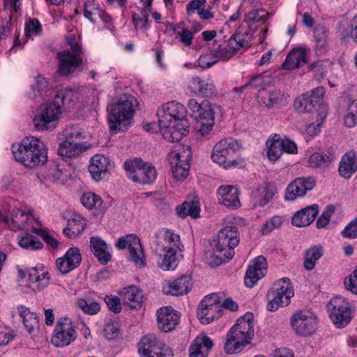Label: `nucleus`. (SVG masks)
I'll list each match as a JSON object with an SVG mask.
<instances>
[{
	"label": "nucleus",
	"mask_w": 357,
	"mask_h": 357,
	"mask_svg": "<svg viewBox=\"0 0 357 357\" xmlns=\"http://www.w3.org/2000/svg\"><path fill=\"white\" fill-rule=\"evenodd\" d=\"M187 106L197 120V133L202 136L207 135L214 126L215 115L219 110V107L208 100H203L199 103L193 98L188 100Z\"/></svg>",
	"instance_id": "0eeeda50"
},
{
	"label": "nucleus",
	"mask_w": 357,
	"mask_h": 357,
	"mask_svg": "<svg viewBox=\"0 0 357 357\" xmlns=\"http://www.w3.org/2000/svg\"><path fill=\"white\" fill-rule=\"evenodd\" d=\"M197 314L198 319L203 324H208L222 315V308L218 305H211L210 303L204 305L199 304Z\"/></svg>",
	"instance_id": "f704fd0d"
},
{
	"label": "nucleus",
	"mask_w": 357,
	"mask_h": 357,
	"mask_svg": "<svg viewBox=\"0 0 357 357\" xmlns=\"http://www.w3.org/2000/svg\"><path fill=\"white\" fill-rule=\"evenodd\" d=\"M18 273L21 278H27L29 287L34 291H40L49 285L50 274L43 269L40 271L37 268L20 269Z\"/></svg>",
	"instance_id": "aec40b11"
},
{
	"label": "nucleus",
	"mask_w": 357,
	"mask_h": 357,
	"mask_svg": "<svg viewBox=\"0 0 357 357\" xmlns=\"http://www.w3.org/2000/svg\"><path fill=\"white\" fill-rule=\"evenodd\" d=\"M82 256L77 248H70L63 257L56 260L57 270L66 275L77 268L81 264Z\"/></svg>",
	"instance_id": "4be33fe9"
},
{
	"label": "nucleus",
	"mask_w": 357,
	"mask_h": 357,
	"mask_svg": "<svg viewBox=\"0 0 357 357\" xmlns=\"http://www.w3.org/2000/svg\"><path fill=\"white\" fill-rule=\"evenodd\" d=\"M308 68L313 73V77L316 80H320L324 77L326 70L321 62H314L310 64Z\"/></svg>",
	"instance_id": "680f3d73"
},
{
	"label": "nucleus",
	"mask_w": 357,
	"mask_h": 357,
	"mask_svg": "<svg viewBox=\"0 0 357 357\" xmlns=\"http://www.w3.org/2000/svg\"><path fill=\"white\" fill-rule=\"evenodd\" d=\"M81 202L87 208H95L99 210L100 212L105 210L102 206L103 201L102 198L93 192L84 193L81 198Z\"/></svg>",
	"instance_id": "de8ad7c7"
},
{
	"label": "nucleus",
	"mask_w": 357,
	"mask_h": 357,
	"mask_svg": "<svg viewBox=\"0 0 357 357\" xmlns=\"http://www.w3.org/2000/svg\"><path fill=\"white\" fill-rule=\"evenodd\" d=\"M344 286L347 290L357 294V268L344 279Z\"/></svg>",
	"instance_id": "052dcab7"
},
{
	"label": "nucleus",
	"mask_w": 357,
	"mask_h": 357,
	"mask_svg": "<svg viewBox=\"0 0 357 357\" xmlns=\"http://www.w3.org/2000/svg\"><path fill=\"white\" fill-rule=\"evenodd\" d=\"M104 336L107 340H114L116 338L119 334V329L114 323H108L105 326L103 329Z\"/></svg>",
	"instance_id": "0e129e2a"
},
{
	"label": "nucleus",
	"mask_w": 357,
	"mask_h": 357,
	"mask_svg": "<svg viewBox=\"0 0 357 357\" xmlns=\"http://www.w3.org/2000/svg\"><path fill=\"white\" fill-rule=\"evenodd\" d=\"M124 167L128 178L133 182L149 185L156 179L157 171L155 167L141 158L126 160L124 162Z\"/></svg>",
	"instance_id": "9d476101"
},
{
	"label": "nucleus",
	"mask_w": 357,
	"mask_h": 357,
	"mask_svg": "<svg viewBox=\"0 0 357 357\" xmlns=\"http://www.w3.org/2000/svg\"><path fill=\"white\" fill-rule=\"evenodd\" d=\"M330 317L337 328L345 327L351 321L349 303L342 296H335L328 304Z\"/></svg>",
	"instance_id": "4468645a"
},
{
	"label": "nucleus",
	"mask_w": 357,
	"mask_h": 357,
	"mask_svg": "<svg viewBox=\"0 0 357 357\" xmlns=\"http://www.w3.org/2000/svg\"><path fill=\"white\" fill-rule=\"evenodd\" d=\"M29 219V214L23 210L15 209L13 211L10 229L11 230L23 229Z\"/></svg>",
	"instance_id": "49530a36"
},
{
	"label": "nucleus",
	"mask_w": 357,
	"mask_h": 357,
	"mask_svg": "<svg viewBox=\"0 0 357 357\" xmlns=\"http://www.w3.org/2000/svg\"><path fill=\"white\" fill-rule=\"evenodd\" d=\"M188 89L192 93L202 97L212 96L216 91L215 86L212 82L202 79L199 77H195L191 79Z\"/></svg>",
	"instance_id": "7c9ffc66"
},
{
	"label": "nucleus",
	"mask_w": 357,
	"mask_h": 357,
	"mask_svg": "<svg viewBox=\"0 0 357 357\" xmlns=\"http://www.w3.org/2000/svg\"><path fill=\"white\" fill-rule=\"evenodd\" d=\"M200 208L197 202H185L181 206L177 208V214L182 218H186L188 215L197 218L199 215Z\"/></svg>",
	"instance_id": "8fccbe9b"
},
{
	"label": "nucleus",
	"mask_w": 357,
	"mask_h": 357,
	"mask_svg": "<svg viewBox=\"0 0 357 357\" xmlns=\"http://www.w3.org/2000/svg\"><path fill=\"white\" fill-rule=\"evenodd\" d=\"M139 354L141 357H172L171 349L153 334H148L141 337L138 344Z\"/></svg>",
	"instance_id": "ddd939ff"
},
{
	"label": "nucleus",
	"mask_w": 357,
	"mask_h": 357,
	"mask_svg": "<svg viewBox=\"0 0 357 357\" xmlns=\"http://www.w3.org/2000/svg\"><path fill=\"white\" fill-rule=\"evenodd\" d=\"M268 16L269 13L265 10H253L248 13V20L253 23L264 24L266 23Z\"/></svg>",
	"instance_id": "4d7b16f0"
},
{
	"label": "nucleus",
	"mask_w": 357,
	"mask_h": 357,
	"mask_svg": "<svg viewBox=\"0 0 357 357\" xmlns=\"http://www.w3.org/2000/svg\"><path fill=\"white\" fill-rule=\"evenodd\" d=\"M17 310L27 332L33 334L40 326L38 315L23 305L20 306Z\"/></svg>",
	"instance_id": "e433bc0d"
},
{
	"label": "nucleus",
	"mask_w": 357,
	"mask_h": 357,
	"mask_svg": "<svg viewBox=\"0 0 357 357\" xmlns=\"http://www.w3.org/2000/svg\"><path fill=\"white\" fill-rule=\"evenodd\" d=\"M335 212L333 206L328 205L326 206L325 211L322 213L320 217L317 220V227L319 229L324 228L330 221L331 215Z\"/></svg>",
	"instance_id": "13d9d810"
},
{
	"label": "nucleus",
	"mask_w": 357,
	"mask_h": 357,
	"mask_svg": "<svg viewBox=\"0 0 357 357\" xmlns=\"http://www.w3.org/2000/svg\"><path fill=\"white\" fill-rule=\"evenodd\" d=\"M15 160L29 168L44 165L47 161V151L43 141L35 137H26L17 147L13 146Z\"/></svg>",
	"instance_id": "7ed1b4c3"
},
{
	"label": "nucleus",
	"mask_w": 357,
	"mask_h": 357,
	"mask_svg": "<svg viewBox=\"0 0 357 357\" xmlns=\"http://www.w3.org/2000/svg\"><path fill=\"white\" fill-rule=\"evenodd\" d=\"M212 340L206 335L197 336L189 348V357H208L213 348Z\"/></svg>",
	"instance_id": "cd10ccee"
},
{
	"label": "nucleus",
	"mask_w": 357,
	"mask_h": 357,
	"mask_svg": "<svg viewBox=\"0 0 357 357\" xmlns=\"http://www.w3.org/2000/svg\"><path fill=\"white\" fill-rule=\"evenodd\" d=\"M323 255V248L321 245H313L305 252V259L303 263L304 267L308 270H312L316 261L321 258Z\"/></svg>",
	"instance_id": "a18cd8bd"
},
{
	"label": "nucleus",
	"mask_w": 357,
	"mask_h": 357,
	"mask_svg": "<svg viewBox=\"0 0 357 357\" xmlns=\"http://www.w3.org/2000/svg\"><path fill=\"white\" fill-rule=\"evenodd\" d=\"M338 172L340 176L347 179L350 178L357 172V154L351 151L342 155Z\"/></svg>",
	"instance_id": "72a5a7b5"
},
{
	"label": "nucleus",
	"mask_w": 357,
	"mask_h": 357,
	"mask_svg": "<svg viewBox=\"0 0 357 357\" xmlns=\"http://www.w3.org/2000/svg\"><path fill=\"white\" fill-rule=\"evenodd\" d=\"M19 245L23 248L31 250H39L43 248V243L35 236L29 234H25L20 238Z\"/></svg>",
	"instance_id": "5fc2aeb1"
},
{
	"label": "nucleus",
	"mask_w": 357,
	"mask_h": 357,
	"mask_svg": "<svg viewBox=\"0 0 357 357\" xmlns=\"http://www.w3.org/2000/svg\"><path fill=\"white\" fill-rule=\"evenodd\" d=\"M267 269L266 258L259 255L253 261V265L248 268L244 277V282L246 287L252 288L254 285L264 277Z\"/></svg>",
	"instance_id": "5701e85b"
},
{
	"label": "nucleus",
	"mask_w": 357,
	"mask_h": 357,
	"mask_svg": "<svg viewBox=\"0 0 357 357\" xmlns=\"http://www.w3.org/2000/svg\"><path fill=\"white\" fill-rule=\"evenodd\" d=\"M245 334L248 337H253L254 336V322L253 314L247 313L244 316L241 317L236 321L234 326L231 327Z\"/></svg>",
	"instance_id": "37998d69"
},
{
	"label": "nucleus",
	"mask_w": 357,
	"mask_h": 357,
	"mask_svg": "<svg viewBox=\"0 0 357 357\" xmlns=\"http://www.w3.org/2000/svg\"><path fill=\"white\" fill-rule=\"evenodd\" d=\"M137 105V99L132 95L124 94L118 102L111 105L107 116L109 130L116 134L126 130L130 124Z\"/></svg>",
	"instance_id": "39448f33"
},
{
	"label": "nucleus",
	"mask_w": 357,
	"mask_h": 357,
	"mask_svg": "<svg viewBox=\"0 0 357 357\" xmlns=\"http://www.w3.org/2000/svg\"><path fill=\"white\" fill-rule=\"evenodd\" d=\"M120 296L123 303L130 309L139 308L143 302L142 291L135 286L123 288L120 292Z\"/></svg>",
	"instance_id": "c85d7f7f"
},
{
	"label": "nucleus",
	"mask_w": 357,
	"mask_h": 357,
	"mask_svg": "<svg viewBox=\"0 0 357 357\" xmlns=\"http://www.w3.org/2000/svg\"><path fill=\"white\" fill-rule=\"evenodd\" d=\"M341 234L345 238H357V218L350 222V223L345 227Z\"/></svg>",
	"instance_id": "69168bd1"
},
{
	"label": "nucleus",
	"mask_w": 357,
	"mask_h": 357,
	"mask_svg": "<svg viewBox=\"0 0 357 357\" xmlns=\"http://www.w3.org/2000/svg\"><path fill=\"white\" fill-rule=\"evenodd\" d=\"M63 135L65 136V140L75 144H84L83 141L85 139L82 130L74 127L66 128L63 131Z\"/></svg>",
	"instance_id": "603ef678"
},
{
	"label": "nucleus",
	"mask_w": 357,
	"mask_h": 357,
	"mask_svg": "<svg viewBox=\"0 0 357 357\" xmlns=\"http://www.w3.org/2000/svg\"><path fill=\"white\" fill-rule=\"evenodd\" d=\"M328 30L324 26H317L314 30L316 43L315 51L317 55L324 54L328 49Z\"/></svg>",
	"instance_id": "a19ab883"
},
{
	"label": "nucleus",
	"mask_w": 357,
	"mask_h": 357,
	"mask_svg": "<svg viewBox=\"0 0 357 357\" xmlns=\"http://www.w3.org/2000/svg\"><path fill=\"white\" fill-rule=\"evenodd\" d=\"M109 165L108 158L103 155L96 154L91 159L89 171L92 178L98 181L105 176Z\"/></svg>",
	"instance_id": "bb28decb"
},
{
	"label": "nucleus",
	"mask_w": 357,
	"mask_h": 357,
	"mask_svg": "<svg viewBox=\"0 0 357 357\" xmlns=\"http://www.w3.org/2000/svg\"><path fill=\"white\" fill-rule=\"evenodd\" d=\"M317 317L308 310H300L291 317V325L296 334L307 336L314 333L317 328Z\"/></svg>",
	"instance_id": "dca6fc26"
},
{
	"label": "nucleus",
	"mask_w": 357,
	"mask_h": 357,
	"mask_svg": "<svg viewBox=\"0 0 357 357\" xmlns=\"http://www.w3.org/2000/svg\"><path fill=\"white\" fill-rule=\"evenodd\" d=\"M184 106L176 101L163 105L157 111L158 126L163 138L169 142H178L188 132V123L184 119Z\"/></svg>",
	"instance_id": "f257e3e1"
},
{
	"label": "nucleus",
	"mask_w": 357,
	"mask_h": 357,
	"mask_svg": "<svg viewBox=\"0 0 357 357\" xmlns=\"http://www.w3.org/2000/svg\"><path fill=\"white\" fill-rule=\"evenodd\" d=\"M91 250L99 262L106 264L111 259V254L107 250L106 243L99 237L93 236L90 240Z\"/></svg>",
	"instance_id": "4c0bfd02"
},
{
	"label": "nucleus",
	"mask_w": 357,
	"mask_h": 357,
	"mask_svg": "<svg viewBox=\"0 0 357 357\" xmlns=\"http://www.w3.org/2000/svg\"><path fill=\"white\" fill-rule=\"evenodd\" d=\"M213 54L215 57L219 60L227 61L234 54L229 48L228 49L227 47H222L220 45H218L217 49L214 48Z\"/></svg>",
	"instance_id": "338daca9"
},
{
	"label": "nucleus",
	"mask_w": 357,
	"mask_h": 357,
	"mask_svg": "<svg viewBox=\"0 0 357 357\" xmlns=\"http://www.w3.org/2000/svg\"><path fill=\"white\" fill-rule=\"evenodd\" d=\"M71 52L63 50L56 55L58 60V69L56 73L61 76L67 77L82 63V50L80 45L75 38L68 40Z\"/></svg>",
	"instance_id": "1a4fd4ad"
},
{
	"label": "nucleus",
	"mask_w": 357,
	"mask_h": 357,
	"mask_svg": "<svg viewBox=\"0 0 357 357\" xmlns=\"http://www.w3.org/2000/svg\"><path fill=\"white\" fill-rule=\"evenodd\" d=\"M183 245L180 236L173 231L161 229L155 234L154 252L159 257V267L163 271L174 270L178 266Z\"/></svg>",
	"instance_id": "f03ea898"
},
{
	"label": "nucleus",
	"mask_w": 357,
	"mask_h": 357,
	"mask_svg": "<svg viewBox=\"0 0 357 357\" xmlns=\"http://www.w3.org/2000/svg\"><path fill=\"white\" fill-rule=\"evenodd\" d=\"M76 305L84 313L89 315L96 314L100 310L99 303L93 301L90 298H78Z\"/></svg>",
	"instance_id": "3c124183"
},
{
	"label": "nucleus",
	"mask_w": 357,
	"mask_h": 357,
	"mask_svg": "<svg viewBox=\"0 0 357 357\" xmlns=\"http://www.w3.org/2000/svg\"><path fill=\"white\" fill-rule=\"evenodd\" d=\"M105 302L106 303L109 310L114 313H119L121 310V304L120 299L117 296H106L105 298Z\"/></svg>",
	"instance_id": "e2e57ef3"
},
{
	"label": "nucleus",
	"mask_w": 357,
	"mask_h": 357,
	"mask_svg": "<svg viewBox=\"0 0 357 357\" xmlns=\"http://www.w3.org/2000/svg\"><path fill=\"white\" fill-rule=\"evenodd\" d=\"M252 36L248 31L244 32H238L234 36L231 37L228 41V47L233 54L241 48H248L250 47Z\"/></svg>",
	"instance_id": "58836bf2"
},
{
	"label": "nucleus",
	"mask_w": 357,
	"mask_h": 357,
	"mask_svg": "<svg viewBox=\"0 0 357 357\" xmlns=\"http://www.w3.org/2000/svg\"><path fill=\"white\" fill-rule=\"evenodd\" d=\"M119 250L128 248L132 261L136 266L144 265V255L139 238L135 234H130L120 237L115 244Z\"/></svg>",
	"instance_id": "f3484780"
},
{
	"label": "nucleus",
	"mask_w": 357,
	"mask_h": 357,
	"mask_svg": "<svg viewBox=\"0 0 357 357\" xmlns=\"http://www.w3.org/2000/svg\"><path fill=\"white\" fill-rule=\"evenodd\" d=\"M335 159V153L327 150L322 153H313L309 159V165L314 168L324 167L328 166Z\"/></svg>",
	"instance_id": "79ce46f5"
},
{
	"label": "nucleus",
	"mask_w": 357,
	"mask_h": 357,
	"mask_svg": "<svg viewBox=\"0 0 357 357\" xmlns=\"http://www.w3.org/2000/svg\"><path fill=\"white\" fill-rule=\"evenodd\" d=\"M220 197V202L226 207L231 209H236L241 206L238 198V190L234 185L220 186L217 191Z\"/></svg>",
	"instance_id": "a878e982"
},
{
	"label": "nucleus",
	"mask_w": 357,
	"mask_h": 357,
	"mask_svg": "<svg viewBox=\"0 0 357 357\" xmlns=\"http://www.w3.org/2000/svg\"><path fill=\"white\" fill-rule=\"evenodd\" d=\"M325 89L322 86L313 89L297 98L294 103L295 109L299 113L311 112L323 100Z\"/></svg>",
	"instance_id": "a211bd4d"
},
{
	"label": "nucleus",
	"mask_w": 357,
	"mask_h": 357,
	"mask_svg": "<svg viewBox=\"0 0 357 357\" xmlns=\"http://www.w3.org/2000/svg\"><path fill=\"white\" fill-rule=\"evenodd\" d=\"M252 339V337H248L245 334L236 328H231L227 335L224 346L225 351L227 354L239 353L250 343Z\"/></svg>",
	"instance_id": "412c9836"
},
{
	"label": "nucleus",
	"mask_w": 357,
	"mask_h": 357,
	"mask_svg": "<svg viewBox=\"0 0 357 357\" xmlns=\"http://www.w3.org/2000/svg\"><path fill=\"white\" fill-rule=\"evenodd\" d=\"M338 31L343 40L357 42V14L351 19L344 20L338 24Z\"/></svg>",
	"instance_id": "c9c22d12"
},
{
	"label": "nucleus",
	"mask_w": 357,
	"mask_h": 357,
	"mask_svg": "<svg viewBox=\"0 0 357 357\" xmlns=\"http://www.w3.org/2000/svg\"><path fill=\"white\" fill-rule=\"evenodd\" d=\"M294 295L290 280L283 278L275 284V288L268 291V297L269 301L267 305V310L274 312L280 306H287L290 303L291 298Z\"/></svg>",
	"instance_id": "f8f14e48"
},
{
	"label": "nucleus",
	"mask_w": 357,
	"mask_h": 357,
	"mask_svg": "<svg viewBox=\"0 0 357 357\" xmlns=\"http://www.w3.org/2000/svg\"><path fill=\"white\" fill-rule=\"evenodd\" d=\"M248 88L257 90V98L259 103L266 107H272L278 105L282 98V94L280 91L264 86V77L261 75L252 77L247 84L241 87L234 88L233 91L236 93H242Z\"/></svg>",
	"instance_id": "6e6552de"
},
{
	"label": "nucleus",
	"mask_w": 357,
	"mask_h": 357,
	"mask_svg": "<svg viewBox=\"0 0 357 357\" xmlns=\"http://www.w3.org/2000/svg\"><path fill=\"white\" fill-rule=\"evenodd\" d=\"M25 34L28 37L38 36L42 32V26L36 18L30 19L25 24Z\"/></svg>",
	"instance_id": "6e6d98bb"
},
{
	"label": "nucleus",
	"mask_w": 357,
	"mask_h": 357,
	"mask_svg": "<svg viewBox=\"0 0 357 357\" xmlns=\"http://www.w3.org/2000/svg\"><path fill=\"white\" fill-rule=\"evenodd\" d=\"M349 112L344 117V124L348 128H353L357 124V117L355 112H357L352 102L349 107Z\"/></svg>",
	"instance_id": "774afa93"
},
{
	"label": "nucleus",
	"mask_w": 357,
	"mask_h": 357,
	"mask_svg": "<svg viewBox=\"0 0 357 357\" xmlns=\"http://www.w3.org/2000/svg\"><path fill=\"white\" fill-rule=\"evenodd\" d=\"M148 17L149 13L146 9H141L140 15H137L136 13H133L132 15V22L135 26L141 29L148 28Z\"/></svg>",
	"instance_id": "bf43d9fd"
},
{
	"label": "nucleus",
	"mask_w": 357,
	"mask_h": 357,
	"mask_svg": "<svg viewBox=\"0 0 357 357\" xmlns=\"http://www.w3.org/2000/svg\"><path fill=\"white\" fill-rule=\"evenodd\" d=\"M240 149L239 143L233 138L221 139L214 146L211 158L215 162L222 165L225 169L236 167L239 164L240 158L234 160H230V158Z\"/></svg>",
	"instance_id": "9b49d317"
},
{
	"label": "nucleus",
	"mask_w": 357,
	"mask_h": 357,
	"mask_svg": "<svg viewBox=\"0 0 357 357\" xmlns=\"http://www.w3.org/2000/svg\"><path fill=\"white\" fill-rule=\"evenodd\" d=\"M266 146L268 148L267 155L271 161L275 162L283 153L280 135L275 134L273 139H268L266 141Z\"/></svg>",
	"instance_id": "c03bdc74"
},
{
	"label": "nucleus",
	"mask_w": 357,
	"mask_h": 357,
	"mask_svg": "<svg viewBox=\"0 0 357 357\" xmlns=\"http://www.w3.org/2000/svg\"><path fill=\"white\" fill-rule=\"evenodd\" d=\"M275 185L271 183H266L252 192V196L256 200L255 205L264 206L267 205L277 194Z\"/></svg>",
	"instance_id": "c756f323"
},
{
	"label": "nucleus",
	"mask_w": 357,
	"mask_h": 357,
	"mask_svg": "<svg viewBox=\"0 0 357 357\" xmlns=\"http://www.w3.org/2000/svg\"><path fill=\"white\" fill-rule=\"evenodd\" d=\"M315 184V178L312 176L296 178L288 185L285 199L294 201L298 197H303L307 191L314 188Z\"/></svg>",
	"instance_id": "6ab92c4d"
},
{
	"label": "nucleus",
	"mask_w": 357,
	"mask_h": 357,
	"mask_svg": "<svg viewBox=\"0 0 357 357\" xmlns=\"http://www.w3.org/2000/svg\"><path fill=\"white\" fill-rule=\"evenodd\" d=\"M72 91L60 90L52 102L44 103L38 109L33 119L35 127L38 130H48L55 127L54 122L61 114V105H65L71 100Z\"/></svg>",
	"instance_id": "423d86ee"
},
{
	"label": "nucleus",
	"mask_w": 357,
	"mask_h": 357,
	"mask_svg": "<svg viewBox=\"0 0 357 357\" xmlns=\"http://www.w3.org/2000/svg\"><path fill=\"white\" fill-rule=\"evenodd\" d=\"M319 206L316 204L311 206H307L296 212L291 218L293 225L298 227H306L309 225L315 219L319 211Z\"/></svg>",
	"instance_id": "2f4dec72"
},
{
	"label": "nucleus",
	"mask_w": 357,
	"mask_h": 357,
	"mask_svg": "<svg viewBox=\"0 0 357 357\" xmlns=\"http://www.w3.org/2000/svg\"><path fill=\"white\" fill-rule=\"evenodd\" d=\"M192 278L189 275H183L172 282L163 286V292L172 296H181L188 294L192 288Z\"/></svg>",
	"instance_id": "393cba45"
},
{
	"label": "nucleus",
	"mask_w": 357,
	"mask_h": 357,
	"mask_svg": "<svg viewBox=\"0 0 357 357\" xmlns=\"http://www.w3.org/2000/svg\"><path fill=\"white\" fill-rule=\"evenodd\" d=\"M88 146L84 144H75L69 141L62 142L58 149V153L64 157L71 158L86 151Z\"/></svg>",
	"instance_id": "ea45409f"
},
{
	"label": "nucleus",
	"mask_w": 357,
	"mask_h": 357,
	"mask_svg": "<svg viewBox=\"0 0 357 357\" xmlns=\"http://www.w3.org/2000/svg\"><path fill=\"white\" fill-rule=\"evenodd\" d=\"M284 221V218L281 215H274L270 218L261 227V231L262 234L266 235L271 233L275 229H279Z\"/></svg>",
	"instance_id": "864d4df0"
},
{
	"label": "nucleus",
	"mask_w": 357,
	"mask_h": 357,
	"mask_svg": "<svg viewBox=\"0 0 357 357\" xmlns=\"http://www.w3.org/2000/svg\"><path fill=\"white\" fill-rule=\"evenodd\" d=\"M158 324L159 328L165 333L174 330L180 320L179 314L172 307H163L157 312Z\"/></svg>",
	"instance_id": "b1692460"
},
{
	"label": "nucleus",
	"mask_w": 357,
	"mask_h": 357,
	"mask_svg": "<svg viewBox=\"0 0 357 357\" xmlns=\"http://www.w3.org/2000/svg\"><path fill=\"white\" fill-rule=\"evenodd\" d=\"M77 338V332L72 321L61 317L56 321L51 342L56 347L63 348L70 345Z\"/></svg>",
	"instance_id": "2eb2a0df"
},
{
	"label": "nucleus",
	"mask_w": 357,
	"mask_h": 357,
	"mask_svg": "<svg viewBox=\"0 0 357 357\" xmlns=\"http://www.w3.org/2000/svg\"><path fill=\"white\" fill-rule=\"evenodd\" d=\"M169 160L173 176L177 180H182L186 178L190 169V163L186 162V160H183V166H178V162H179L178 157L169 158ZM185 160L186 159L185 158Z\"/></svg>",
	"instance_id": "09e8293b"
},
{
	"label": "nucleus",
	"mask_w": 357,
	"mask_h": 357,
	"mask_svg": "<svg viewBox=\"0 0 357 357\" xmlns=\"http://www.w3.org/2000/svg\"><path fill=\"white\" fill-rule=\"evenodd\" d=\"M240 242L238 229L234 226H227L222 229L214 240L213 255L211 257L210 265L220 266L229 261L234 255V248Z\"/></svg>",
	"instance_id": "20e7f679"
},
{
	"label": "nucleus",
	"mask_w": 357,
	"mask_h": 357,
	"mask_svg": "<svg viewBox=\"0 0 357 357\" xmlns=\"http://www.w3.org/2000/svg\"><path fill=\"white\" fill-rule=\"evenodd\" d=\"M307 53L305 48H294L287 56L282 65V68L286 70H293L303 66L307 62Z\"/></svg>",
	"instance_id": "473e14b6"
}]
</instances>
